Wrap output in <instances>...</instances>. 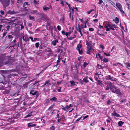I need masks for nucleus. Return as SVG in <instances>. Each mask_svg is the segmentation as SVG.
Masks as SVG:
<instances>
[{"mask_svg": "<svg viewBox=\"0 0 130 130\" xmlns=\"http://www.w3.org/2000/svg\"><path fill=\"white\" fill-rule=\"evenodd\" d=\"M1 59L0 67H2L4 64H7L8 66H11L13 64L10 62H8V57L7 56H5V55H2L0 56Z\"/></svg>", "mask_w": 130, "mask_h": 130, "instance_id": "1", "label": "nucleus"}, {"mask_svg": "<svg viewBox=\"0 0 130 130\" xmlns=\"http://www.w3.org/2000/svg\"><path fill=\"white\" fill-rule=\"evenodd\" d=\"M111 86L110 91L111 92L117 94L118 96H120L122 95L121 90L119 88H117L112 84H110Z\"/></svg>", "mask_w": 130, "mask_h": 130, "instance_id": "2", "label": "nucleus"}, {"mask_svg": "<svg viewBox=\"0 0 130 130\" xmlns=\"http://www.w3.org/2000/svg\"><path fill=\"white\" fill-rule=\"evenodd\" d=\"M85 42L86 45H87V53L88 54H90L91 52L94 50V49L92 45V42L91 41H88L87 40H85Z\"/></svg>", "mask_w": 130, "mask_h": 130, "instance_id": "3", "label": "nucleus"}, {"mask_svg": "<svg viewBox=\"0 0 130 130\" xmlns=\"http://www.w3.org/2000/svg\"><path fill=\"white\" fill-rule=\"evenodd\" d=\"M2 2L4 7L6 8L8 7L9 4V0H0Z\"/></svg>", "mask_w": 130, "mask_h": 130, "instance_id": "4", "label": "nucleus"}, {"mask_svg": "<svg viewBox=\"0 0 130 130\" xmlns=\"http://www.w3.org/2000/svg\"><path fill=\"white\" fill-rule=\"evenodd\" d=\"M82 45L81 44H79L77 45L76 47V50H78L79 54H81L83 53V51L82 49Z\"/></svg>", "mask_w": 130, "mask_h": 130, "instance_id": "5", "label": "nucleus"}, {"mask_svg": "<svg viewBox=\"0 0 130 130\" xmlns=\"http://www.w3.org/2000/svg\"><path fill=\"white\" fill-rule=\"evenodd\" d=\"M106 79L107 80H110L111 81H115L116 79L113 77H111L110 75H108L106 76Z\"/></svg>", "mask_w": 130, "mask_h": 130, "instance_id": "6", "label": "nucleus"}, {"mask_svg": "<svg viewBox=\"0 0 130 130\" xmlns=\"http://www.w3.org/2000/svg\"><path fill=\"white\" fill-rule=\"evenodd\" d=\"M112 24L106 21L104 22L103 23V25L106 28H107L108 27H111L112 26Z\"/></svg>", "mask_w": 130, "mask_h": 130, "instance_id": "7", "label": "nucleus"}, {"mask_svg": "<svg viewBox=\"0 0 130 130\" xmlns=\"http://www.w3.org/2000/svg\"><path fill=\"white\" fill-rule=\"evenodd\" d=\"M112 84L111 82H110V83H107V82L105 83V85H107V86H106V88L105 89V90H109L110 89V90L111 86H111L110 85V84Z\"/></svg>", "mask_w": 130, "mask_h": 130, "instance_id": "8", "label": "nucleus"}, {"mask_svg": "<svg viewBox=\"0 0 130 130\" xmlns=\"http://www.w3.org/2000/svg\"><path fill=\"white\" fill-rule=\"evenodd\" d=\"M45 51L46 52L49 53L50 54H52V51L51 48L47 47H45Z\"/></svg>", "mask_w": 130, "mask_h": 130, "instance_id": "9", "label": "nucleus"}, {"mask_svg": "<svg viewBox=\"0 0 130 130\" xmlns=\"http://www.w3.org/2000/svg\"><path fill=\"white\" fill-rule=\"evenodd\" d=\"M23 39L25 41H29V37L26 35H25L23 36Z\"/></svg>", "mask_w": 130, "mask_h": 130, "instance_id": "10", "label": "nucleus"}, {"mask_svg": "<svg viewBox=\"0 0 130 130\" xmlns=\"http://www.w3.org/2000/svg\"><path fill=\"white\" fill-rule=\"evenodd\" d=\"M47 21V24L46 25V27L48 29L50 30L51 29V27L50 24V20L48 21Z\"/></svg>", "mask_w": 130, "mask_h": 130, "instance_id": "11", "label": "nucleus"}, {"mask_svg": "<svg viewBox=\"0 0 130 130\" xmlns=\"http://www.w3.org/2000/svg\"><path fill=\"white\" fill-rule=\"evenodd\" d=\"M116 6L118 8V9H121L122 8V5L119 3H117L116 4Z\"/></svg>", "mask_w": 130, "mask_h": 130, "instance_id": "12", "label": "nucleus"}, {"mask_svg": "<svg viewBox=\"0 0 130 130\" xmlns=\"http://www.w3.org/2000/svg\"><path fill=\"white\" fill-rule=\"evenodd\" d=\"M82 28L80 26L78 25V29H77V31L79 32H80V33L81 35V36H82L83 35V34L82 33V31H81V30Z\"/></svg>", "mask_w": 130, "mask_h": 130, "instance_id": "13", "label": "nucleus"}, {"mask_svg": "<svg viewBox=\"0 0 130 130\" xmlns=\"http://www.w3.org/2000/svg\"><path fill=\"white\" fill-rule=\"evenodd\" d=\"M58 42V40L57 39H56L55 40L51 42L52 44L54 46H55L56 43Z\"/></svg>", "mask_w": 130, "mask_h": 130, "instance_id": "14", "label": "nucleus"}, {"mask_svg": "<svg viewBox=\"0 0 130 130\" xmlns=\"http://www.w3.org/2000/svg\"><path fill=\"white\" fill-rule=\"evenodd\" d=\"M112 115L114 116H116L117 117H120V115L116 113L115 110L114 111V113H112Z\"/></svg>", "mask_w": 130, "mask_h": 130, "instance_id": "15", "label": "nucleus"}, {"mask_svg": "<svg viewBox=\"0 0 130 130\" xmlns=\"http://www.w3.org/2000/svg\"><path fill=\"white\" fill-rule=\"evenodd\" d=\"M42 19L45 20L46 21H49L50 19L46 15H44L42 17Z\"/></svg>", "mask_w": 130, "mask_h": 130, "instance_id": "16", "label": "nucleus"}, {"mask_svg": "<svg viewBox=\"0 0 130 130\" xmlns=\"http://www.w3.org/2000/svg\"><path fill=\"white\" fill-rule=\"evenodd\" d=\"M61 109L67 111L69 109L68 105H67L66 107H61Z\"/></svg>", "mask_w": 130, "mask_h": 130, "instance_id": "17", "label": "nucleus"}, {"mask_svg": "<svg viewBox=\"0 0 130 130\" xmlns=\"http://www.w3.org/2000/svg\"><path fill=\"white\" fill-rule=\"evenodd\" d=\"M32 123L31 122L29 123L28 124V127H32L35 126H36V124H32Z\"/></svg>", "mask_w": 130, "mask_h": 130, "instance_id": "18", "label": "nucleus"}, {"mask_svg": "<svg viewBox=\"0 0 130 130\" xmlns=\"http://www.w3.org/2000/svg\"><path fill=\"white\" fill-rule=\"evenodd\" d=\"M119 10L120 11L121 14L122 15H126V14H125L124 11L123 10V8H121V9H119Z\"/></svg>", "mask_w": 130, "mask_h": 130, "instance_id": "19", "label": "nucleus"}, {"mask_svg": "<svg viewBox=\"0 0 130 130\" xmlns=\"http://www.w3.org/2000/svg\"><path fill=\"white\" fill-rule=\"evenodd\" d=\"M98 84L101 87H102L104 86L103 84L102 83V81L100 80H98L97 81Z\"/></svg>", "mask_w": 130, "mask_h": 130, "instance_id": "20", "label": "nucleus"}, {"mask_svg": "<svg viewBox=\"0 0 130 130\" xmlns=\"http://www.w3.org/2000/svg\"><path fill=\"white\" fill-rule=\"evenodd\" d=\"M124 123V122L122 121H119L118 123V125L119 126H121L122 125H123Z\"/></svg>", "mask_w": 130, "mask_h": 130, "instance_id": "21", "label": "nucleus"}, {"mask_svg": "<svg viewBox=\"0 0 130 130\" xmlns=\"http://www.w3.org/2000/svg\"><path fill=\"white\" fill-rule=\"evenodd\" d=\"M65 19L64 17L61 18L60 20V22L62 23H64Z\"/></svg>", "mask_w": 130, "mask_h": 130, "instance_id": "22", "label": "nucleus"}, {"mask_svg": "<svg viewBox=\"0 0 130 130\" xmlns=\"http://www.w3.org/2000/svg\"><path fill=\"white\" fill-rule=\"evenodd\" d=\"M50 82V81L49 80H48L46 81L45 83L44 84V85L42 86V87H46V85H47V84H48Z\"/></svg>", "mask_w": 130, "mask_h": 130, "instance_id": "23", "label": "nucleus"}, {"mask_svg": "<svg viewBox=\"0 0 130 130\" xmlns=\"http://www.w3.org/2000/svg\"><path fill=\"white\" fill-rule=\"evenodd\" d=\"M102 60L104 62H107L109 61L108 59L105 58H104Z\"/></svg>", "mask_w": 130, "mask_h": 130, "instance_id": "24", "label": "nucleus"}, {"mask_svg": "<svg viewBox=\"0 0 130 130\" xmlns=\"http://www.w3.org/2000/svg\"><path fill=\"white\" fill-rule=\"evenodd\" d=\"M113 21H115L116 23H118L119 22V19L117 17H116L115 19H113Z\"/></svg>", "mask_w": 130, "mask_h": 130, "instance_id": "25", "label": "nucleus"}, {"mask_svg": "<svg viewBox=\"0 0 130 130\" xmlns=\"http://www.w3.org/2000/svg\"><path fill=\"white\" fill-rule=\"evenodd\" d=\"M6 37H7V38L9 39H10V40H11L13 38V36L11 35H7L6 36Z\"/></svg>", "mask_w": 130, "mask_h": 130, "instance_id": "26", "label": "nucleus"}, {"mask_svg": "<svg viewBox=\"0 0 130 130\" xmlns=\"http://www.w3.org/2000/svg\"><path fill=\"white\" fill-rule=\"evenodd\" d=\"M88 77H86L85 78H83V81L84 82L87 83L88 82V80H87Z\"/></svg>", "mask_w": 130, "mask_h": 130, "instance_id": "27", "label": "nucleus"}, {"mask_svg": "<svg viewBox=\"0 0 130 130\" xmlns=\"http://www.w3.org/2000/svg\"><path fill=\"white\" fill-rule=\"evenodd\" d=\"M126 67L129 69H130V63H126Z\"/></svg>", "mask_w": 130, "mask_h": 130, "instance_id": "28", "label": "nucleus"}, {"mask_svg": "<svg viewBox=\"0 0 130 130\" xmlns=\"http://www.w3.org/2000/svg\"><path fill=\"white\" fill-rule=\"evenodd\" d=\"M55 104L53 103L51 106H50L48 109V110H49L50 109H52L53 107L55 105Z\"/></svg>", "mask_w": 130, "mask_h": 130, "instance_id": "29", "label": "nucleus"}, {"mask_svg": "<svg viewBox=\"0 0 130 130\" xmlns=\"http://www.w3.org/2000/svg\"><path fill=\"white\" fill-rule=\"evenodd\" d=\"M90 20V18H88L87 19L86 21L85 22V25L86 24H88V21H89Z\"/></svg>", "mask_w": 130, "mask_h": 130, "instance_id": "30", "label": "nucleus"}, {"mask_svg": "<svg viewBox=\"0 0 130 130\" xmlns=\"http://www.w3.org/2000/svg\"><path fill=\"white\" fill-rule=\"evenodd\" d=\"M50 9L49 8L47 7L46 6H44L43 7V9L45 11H46Z\"/></svg>", "mask_w": 130, "mask_h": 130, "instance_id": "31", "label": "nucleus"}, {"mask_svg": "<svg viewBox=\"0 0 130 130\" xmlns=\"http://www.w3.org/2000/svg\"><path fill=\"white\" fill-rule=\"evenodd\" d=\"M70 82L72 86H74L75 85V83L73 80L70 81Z\"/></svg>", "mask_w": 130, "mask_h": 130, "instance_id": "32", "label": "nucleus"}, {"mask_svg": "<svg viewBox=\"0 0 130 130\" xmlns=\"http://www.w3.org/2000/svg\"><path fill=\"white\" fill-rule=\"evenodd\" d=\"M50 100L51 101H56L57 100V99L56 97H53V98L51 99Z\"/></svg>", "mask_w": 130, "mask_h": 130, "instance_id": "33", "label": "nucleus"}, {"mask_svg": "<svg viewBox=\"0 0 130 130\" xmlns=\"http://www.w3.org/2000/svg\"><path fill=\"white\" fill-rule=\"evenodd\" d=\"M98 68L99 69H102L104 68V67L102 66L101 65L98 64L97 66Z\"/></svg>", "mask_w": 130, "mask_h": 130, "instance_id": "34", "label": "nucleus"}, {"mask_svg": "<svg viewBox=\"0 0 130 130\" xmlns=\"http://www.w3.org/2000/svg\"><path fill=\"white\" fill-rule=\"evenodd\" d=\"M37 93V92H32L31 91L30 92V94H32V95H36V93Z\"/></svg>", "mask_w": 130, "mask_h": 130, "instance_id": "35", "label": "nucleus"}, {"mask_svg": "<svg viewBox=\"0 0 130 130\" xmlns=\"http://www.w3.org/2000/svg\"><path fill=\"white\" fill-rule=\"evenodd\" d=\"M8 13L10 14H14L16 13V12H14L13 11H9L8 12Z\"/></svg>", "mask_w": 130, "mask_h": 130, "instance_id": "36", "label": "nucleus"}, {"mask_svg": "<svg viewBox=\"0 0 130 130\" xmlns=\"http://www.w3.org/2000/svg\"><path fill=\"white\" fill-rule=\"evenodd\" d=\"M39 45V42H37L35 44V46L37 48H38Z\"/></svg>", "mask_w": 130, "mask_h": 130, "instance_id": "37", "label": "nucleus"}, {"mask_svg": "<svg viewBox=\"0 0 130 130\" xmlns=\"http://www.w3.org/2000/svg\"><path fill=\"white\" fill-rule=\"evenodd\" d=\"M55 127L54 126H52L50 128V130H54Z\"/></svg>", "mask_w": 130, "mask_h": 130, "instance_id": "38", "label": "nucleus"}, {"mask_svg": "<svg viewBox=\"0 0 130 130\" xmlns=\"http://www.w3.org/2000/svg\"><path fill=\"white\" fill-rule=\"evenodd\" d=\"M88 63H87L86 62H84L83 66L85 68L86 67V66L88 65Z\"/></svg>", "mask_w": 130, "mask_h": 130, "instance_id": "39", "label": "nucleus"}, {"mask_svg": "<svg viewBox=\"0 0 130 130\" xmlns=\"http://www.w3.org/2000/svg\"><path fill=\"white\" fill-rule=\"evenodd\" d=\"M58 60H60L62 59V57L60 56V55H58Z\"/></svg>", "mask_w": 130, "mask_h": 130, "instance_id": "40", "label": "nucleus"}, {"mask_svg": "<svg viewBox=\"0 0 130 130\" xmlns=\"http://www.w3.org/2000/svg\"><path fill=\"white\" fill-rule=\"evenodd\" d=\"M50 100L49 99H47L46 100V101L45 102V103L46 104H48V103H49L50 102Z\"/></svg>", "mask_w": 130, "mask_h": 130, "instance_id": "41", "label": "nucleus"}, {"mask_svg": "<svg viewBox=\"0 0 130 130\" xmlns=\"http://www.w3.org/2000/svg\"><path fill=\"white\" fill-rule=\"evenodd\" d=\"M57 28L58 30H60L61 29V27L60 26L58 25L57 26Z\"/></svg>", "mask_w": 130, "mask_h": 130, "instance_id": "42", "label": "nucleus"}, {"mask_svg": "<svg viewBox=\"0 0 130 130\" xmlns=\"http://www.w3.org/2000/svg\"><path fill=\"white\" fill-rule=\"evenodd\" d=\"M29 18L30 20H33L34 19V17H32L31 15H29Z\"/></svg>", "mask_w": 130, "mask_h": 130, "instance_id": "43", "label": "nucleus"}, {"mask_svg": "<svg viewBox=\"0 0 130 130\" xmlns=\"http://www.w3.org/2000/svg\"><path fill=\"white\" fill-rule=\"evenodd\" d=\"M89 30L91 31H93L94 30V29L93 28H90L89 29Z\"/></svg>", "mask_w": 130, "mask_h": 130, "instance_id": "44", "label": "nucleus"}, {"mask_svg": "<svg viewBox=\"0 0 130 130\" xmlns=\"http://www.w3.org/2000/svg\"><path fill=\"white\" fill-rule=\"evenodd\" d=\"M110 27L109 28H106V31H109L110 30H112L111 29V27Z\"/></svg>", "mask_w": 130, "mask_h": 130, "instance_id": "45", "label": "nucleus"}, {"mask_svg": "<svg viewBox=\"0 0 130 130\" xmlns=\"http://www.w3.org/2000/svg\"><path fill=\"white\" fill-rule=\"evenodd\" d=\"M104 54L106 55L107 56H110V55L109 54H108V53L107 54L105 52H104Z\"/></svg>", "mask_w": 130, "mask_h": 130, "instance_id": "46", "label": "nucleus"}, {"mask_svg": "<svg viewBox=\"0 0 130 130\" xmlns=\"http://www.w3.org/2000/svg\"><path fill=\"white\" fill-rule=\"evenodd\" d=\"M0 13L2 14V15H4V12L3 11L1 10L0 11Z\"/></svg>", "mask_w": 130, "mask_h": 130, "instance_id": "47", "label": "nucleus"}, {"mask_svg": "<svg viewBox=\"0 0 130 130\" xmlns=\"http://www.w3.org/2000/svg\"><path fill=\"white\" fill-rule=\"evenodd\" d=\"M99 31V30H98V31L97 32L98 34V35H100V36H105V35L104 34H100L98 32V31Z\"/></svg>", "mask_w": 130, "mask_h": 130, "instance_id": "48", "label": "nucleus"}, {"mask_svg": "<svg viewBox=\"0 0 130 130\" xmlns=\"http://www.w3.org/2000/svg\"><path fill=\"white\" fill-rule=\"evenodd\" d=\"M112 26L113 27V28H118V26H117L115 25V24H112Z\"/></svg>", "mask_w": 130, "mask_h": 130, "instance_id": "49", "label": "nucleus"}, {"mask_svg": "<svg viewBox=\"0 0 130 130\" xmlns=\"http://www.w3.org/2000/svg\"><path fill=\"white\" fill-rule=\"evenodd\" d=\"M94 10V9H92L91 10H90L89 11H88L87 12V13L88 14H90L91 12L92 11H93Z\"/></svg>", "mask_w": 130, "mask_h": 130, "instance_id": "50", "label": "nucleus"}, {"mask_svg": "<svg viewBox=\"0 0 130 130\" xmlns=\"http://www.w3.org/2000/svg\"><path fill=\"white\" fill-rule=\"evenodd\" d=\"M111 103V102L110 101V100H108L107 102V104L108 105H109Z\"/></svg>", "mask_w": 130, "mask_h": 130, "instance_id": "51", "label": "nucleus"}, {"mask_svg": "<svg viewBox=\"0 0 130 130\" xmlns=\"http://www.w3.org/2000/svg\"><path fill=\"white\" fill-rule=\"evenodd\" d=\"M99 0V4H101L103 2L102 0Z\"/></svg>", "mask_w": 130, "mask_h": 130, "instance_id": "52", "label": "nucleus"}, {"mask_svg": "<svg viewBox=\"0 0 130 130\" xmlns=\"http://www.w3.org/2000/svg\"><path fill=\"white\" fill-rule=\"evenodd\" d=\"M99 28H103V26H102L101 25H100V23L99 24Z\"/></svg>", "mask_w": 130, "mask_h": 130, "instance_id": "53", "label": "nucleus"}, {"mask_svg": "<svg viewBox=\"0 0 130 130\" xmlns=\"http://www.w3.org/2000/svg\"><path fill=\"white\" fill-rule=\"evenodd\" d=\"M71 12H70L69 13V17H70V18L72 20H73V17H72V18H71Z\"/></svg>", "mask_w": 130, "mask_h": 130, "instance_id": "54", "label": "nucleus"}, {"mask_svg": "<svg viewBox=\"0 0 130 130\" xmlns=\"http://www.w3.org/2000/svg\"><path fill=\"white\" fill-rule=\"evenodd\" d=\"M88 117V115L86 116H85L84 117H83V120H84L85 119H86V118H87Z\"/></svg>", "mask_w": 130, "mask_h": 130, "instance_id": "55", "label": "nucleus"}, {"mask_svg": "<svg viewBox=\"0 0 130 130\" xmlns=\"http://www.w3.org/2000/svg\"><path fill=\"white\" fill-rule=\"evenodd\" d=\"M7 32H4L3 34V37H4L7 34Z\"/></svg>", "mask_w": 130, "mask_h": 130, "instance_id": "56", "label": "nucleus"}, {"mask_svg": "<svg viewBox=\"0 0 130 130\" xmlns=\"http://www.w3.org/2000/svg\"><path fill=\"white\" fill-rule=\"evenodd\" d=\"M125 0L126 2V4H127V6H128V5L129 4L128 3V0Z\"/></svg>", "mask_w": 130, "mask_h": 130, "instance_id": "57", "label": "nucleus"}, {"mask_svg": "<svg viewBox=\"0 0 130 130\" xmlns=\"http://www.w3.org/2000/svg\"><path fill=\"white\" fill-rule=\"evenodd\" d=\"M93 21L96 22V23L97 22H98V20L97 19H95L93 20Z\"/></svg>", "mask_w": 130, "mask_h": 130, "instance_id": "58", "label": "nucleus"}, {"mask_svg": "<svg viewBox=\"0 0 130 130\" xmlns=\"http://www.w3.org/2000/svg\"><path fill=\"white\" fill-rule=\"evenodd\" d=\"M26 5H28V3L26 2V3H25L24 4V7H25V6Z\"/></svg>", "mask_w": 130, "mask_h": 130, "instance_id": "59", "label": "nucleus"}, {"mask_svg": "<svg viewBox=\"0 0 130 130\" xmlns=\"http://www.w3.org/2000/svg\"><path fill=\"white\" fill-rule=\"evenodd\" d=\"M39 40V38H34V40H33V41H35L37 40Z\"/></svg>", "mask_w": 130, "mask_h": 130, "instance_id": "60", "label": "nucleus"}, {"mask_svg": "<svg viewBox=\"0 0 130 130\" xmlns=\"http://www.w3.org/2000/svg\"><path fill=\"white\" fill-rule=\"evenodd\" d=\"M32 116V115H27L26 117H25V118H27L28 117H31V116Z\"/></svg>", "mask_w": 130, "mask_h": 130, "instance_id": "61", "label": "nucleus"}, {"mask_svg": "<svg viewBox=\"0 0 130 130\" xmlns=\"http://www.w3.org/2000/svg\"><path fill=\"white\" fill-rule=\"evenodd\" d=\"M60 62V60H57V64L56 65L57 66V65H58V64Z\"/></svg>", "mask_w": 130, "mask_h": 130, "instance_id": "62", "label": "nucleus"}, {"mask_svg": "<svg viewBox=\"0 0 130 130\" xmlns=\"http://www.w3.org/2000/svg\"><path fill=\"white\" fill-rule=\"evenodd\" d=\"M69 35V33L68 32H66L65 33V35L67 36L68 37V35Z\"/></svg>", "mask_w": 130, "mask_h": 130, "instance_id": "63", "label": "nucleus"}, {"mask_svg": "<svg viewBox=\"0 0 130 130\" xmlns=\"http://www.w3.org/2000/svg\"><path fill=\"white\" fill-rule=\"evenodd\" d=\"M22 0H18L17 3H22Z\"/></svg>", "mask_w": 130, "mask_h": 130, "instance_id": "64", "label": "nucleus"}]
</instances>
